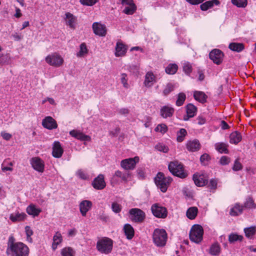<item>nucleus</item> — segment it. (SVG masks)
I'll return each instance as SVG.
<instances>
[{
  "mask_svg": "<svg viewBox=\"0 0 256 256\" xmlns=\"http://www.w3.org/2000/svg\"><path fill=\"white\" fill-rule=\"evenodd\" d=\"M242 168V166L238 160L237 159L235 160L234 165L232 167V170L234 171H238Z\"/></svg>",
  "mask_w": 256,
  "mask_h": 256,
  "instance_id": "680f3d73",
  "label": "nucleus"
},
{
  "mask_svg": "<svg viewBox=\"0 0 256 256\" xmlns=\"http://www.w3.org/2000/svg\"><path fill=\"white\" fill-rule=\"evenodd\" d=\"M243 206L238 204H236L231 208L230 214L232 216H237L242 214L243 211Z\"/></svg>",
  "mask_w": 256,
  "mask_h": 256,
  "instance_id": "a878e982",
  "label": "nucleus"
},
{
  "mask_svg": "<svg viewBox=\"0 0 256 256\" xmlns=\"http://www.w3.org/2000/svg\"><path fill=\"white\" fill-rule=\"evenodd\" d=\"M232 4L238 8H245L247 6V0H232Z\"/></svg>",
  "mask_w": 256,
  "mask_h": 256,
  "instance_id": "a18cd8bd",
  "label": "nucleus"
},
{
  "mask_svg": "<svg viewBox=\"0 0 256 256\" xmlns=\"http://www.w3.org/2000/svg\"><path fill=\"white\" fill-rule=\"evenodd\" d=\"M12 36L14 38V40L16 41L20 40L22 38V35L19 34L16 32L12 34Z\"/></svg>",
  "mask_w": 256,
  "mask_h": 256,
  "instance_id": "774afa93",
  "label": "nucleus"
},
{
  "mask_svg": "<svg viewBox=\"0 0 256 256\" xmlns=\"http://www.w3.org/2000/svg\"><path fill=\"white\" fill-rule=\"evenodd\" d=\"M220 252V247L218 243L212 244L210 247L209 252L212 256H218Z\"/></svg>",
  "mask_w": 256,
  "mask_h": 256,
  "instance_id": "e433bc0d",
  "label": "nucleus"
},
{
  "mask_svg": "<svg viewBox=\"0 0 256 256\" xmlns=\"http://www.w3.org/2000/svg\"><path fill=\"white\" fill-rule=\"evenodd\" d=\"M210 160V157L208 154H203L200 158V160L201 162L204 164L206 165L208 164V162Z\"/></svg>",
  "mask_w": 256,
  "mask_h": 256,
  "instance_id": "13d9d810",
  "label": "nucleus"
},
{
  "mask_svg": "<svg viewBox=\"0 0 256 256\" xmlns=\"http://www.w3.org/2000/svg\"><path fill=\"white\" fill-rule=\"evenodd\" d=\"M186 114L184 116V120H188L190 118L194 117L196 112V108L192 104H188L186 106Z\"/></svg>",
  "mask_w": 256,
  "mask_h": 256,
  "instance_id": "a211bd4d",
  "label": "nucleus"
},
{
  "mask_svg": "<svg viewBox=\"0 0 256 256\" xmlns=\"http://www.w3.org/2000/svg\"><path fill=\"white\" fill-rule=\"evenodd\" d=\"M156 148L160 152H168L169 149L164 144H158L156 146Z\"/></svg>",
  "mask_w": 256,
  "mask_h": 256,
  "instance_id": "4d7b16f0",
  "label": "nucleus"
},
{
  "mask_svg": "<svg viewBox=\"0 0 256 256\" xmlns=\"http://www.w3.org/2000/svg\"><path fill=\"white\" fill-rule=\"evenodd\" d=\"M25 230L27 236V240L30 242H32V238L31 236L33 234V232L29 226H26L25 228Z\"/></svg>",
  "mask_w": 256,
  "mask_h": 256,
  "instance_id": "5fc2aeb1",
  "label": "nucleus"
},
{
  "mask_svg": "<svg viewBox=\"0 0 256 256\" xmlns=\"http://www.w3.org/2000/svg\"><path fill=\"white\" fill-rule=\"evenodd\" d=\"M61 254L62 256H74V251L70 247H66L62 250Z\"/></svg>",
  "mask_w": 256,
  "mask_h": 256,
  "instance_id": "37998d69",
  "label": "nucleus"
},
{
  "mask_svg": "<svg viewBox=\"0 0 256 256\" xmlns=\"http://www.w3.org/2000/svg\"><path fill=\"white\" fill-rule=\"evenodd\" d=\"M80 2L83 5L92 6L96 2L97 0H80Z\"/></svg>",
  "mask_w": 256,
  "mask_h": 256,
  "instance_id": "bf43d9fd",
  "label": "nucleus"
},
{
  "mask_svg": "<svg viewBox=\"0 0 256 256\" xmlns=\"http://www.w3.org/2000/svg\"><path fill=\"white\" fill-rule=\"evenodd\" d=\"M230 162V158L227 156H222L220 160V163L222 165H226Z\"/></svg>",
  "mask_w": 256,
  "mask_h": 256,
  "instance_id": "052dcab7",
  "label": "nucleus"
},
{
  "mask_svg": "<svg viewBox=\"0 0 256 256\" xmlns=\"http://www.w3.org/2000/svg\"><path fill=\"white\" fill-rule=\"evenodd\" d=\"M126 51V46L122 42H118L116 47L115 55L116 56H122L125 55Z\"/></svg>",
  "mask_w": 256,
  "mask_h": 256,
  "instance_id": "b1692460",
  "label": "nucleus"
},
{
  "mask_svg": "<svg viewBox=\"0 0 256 256\" xmlns=\"http://www.w3.org/2000/svg\"><path fill=\"white\" fill-rule=\"evenodd\" d=\"M168 169L174 175L180 178H184L187 176L183 165L178 161L170 162L168 164Z\"/></svg>",
  "mask_w": 256,
  "mask_h": 256,
  "instance_id": "7ed1b4c3",
  "label": "nucleus"
},
{
  "mask_svg": "<svg viewBox=\"0 0 256 256\" xmlns=\"http://www.w3.org/2000/svg\"><path fill=\"white\" fill-rule=\"evenodd\" d=\"M204 234L203 228L198 224L192 226L190 232V238L191 241L198 244L202 240Z\"/></svg>",
  "mask_w": 256,
  "mask_h": 256,
  "instance_id": "423d86ee",
  "label": "nucleus"
},
{
  "mask_svg": "<svg viewBox=\"0 0 256 256\" xmlns=\"http://www.w3.org/2000/svg\"><path fill=\"white\" fill-rule=\"evenodd\" d=\"M186 94L184 93H180L178 95V99L176 101V104L178 106H181L183 104L186 100Z\"/></svg>",
  "mask_w": 256,
  "mask_h": 256,
  "instance_id": "49530a36",
  "label": "nucleus"
},
{
  "mask_svg": "<svg viewBox=\"0 0 256 256\" xmlns=\"http://www.w3.org/2000/svg\"><path fill=\"white\" fill-rule=\"evenodd\" d=\"M217 184H218V182H217V181L216 180H214V179H212L210 181V182L208 184V187L210 188V189H214V190H215L216 188V187H217Z\"/></svg>",
  "mask_w": 256,
  "mask_h": 256,
  "instance_id": "e2e57ef3",
  "label": "nucleus"
},
{
  "mask_svg": "<svg viewBox=\"0 0 256 256\" xmlns=\"http://www.w3.org/2000/svg\"><path fill=\"white\" fill-rule=\"evenodd\" d=\"M30 164L32 168L36 171L42 172H44V162L38 157H34L30 160Z\"/></svg>",
  "mask_w": 256,
  "mask_h": 256,
  "instance_id": "ddd939ff",
  "label": "nucleus"
},
{
  "mask_svg": "<svg viewBox=\"0 0 256 256\" xmlns=\"http://www.w3.org/2000/svg\"><path fill=\"white\" fill-rule=\"evenodd\" d=\"M26 212L30 215L37 216L41 212V210L37 208L34 205L31 204L27 207Z\"/></svg>",
  "mask_w": 256,
  "mask_h": 256,
  "instance_id": "473e14b6",
  "label": "nucleus"
},
{
  "mask_svg": "<svg viewBox=\"0 0 256 256\" xmlns=\"http://www.w3.org/2000/svg\"><path fill=\"white\" fill-rule=\"evenodd\" d=\"M193 180L196 185L198 186H202L208 184V180L203 174H194L193 176Z\"/></svg>",
  "mask_w": 256,
  "mask_h": 256,
  "instance_id": "6ab92c4d",
  "label": "nucleus"
},
{
  "mask_svg": "<svg viewBox=\"0 0 256 256\" xmlns=\"http://www.w3.org/2000/svg\"><path fill=\"white\" fill-rule=\"evenodd\" d=\"M62 236L60 232H57L53 237V242L52 244V248L55 250L59 244L62 242Z\"/></svg>",
  "mask_w": 256,
  "mask_h": 256,
  "instance_id": "2f4dec72",
  "label": "nucleus"
},
{
  "mask_svg": "<svg viewBox=\"0 0 256 256\" xmlns=\"http://www.w3.org/2000/svg\"><path fill=\"white\" fill-rule=\"evenodd\" d=\"M139 160L138 156L124 159L121 161L120 166L126 170H132L135 168L136 164L139 162Z\"/></svg>",
  "mask_w": 256,
  "mask_h": 256,
  "instance_id": "9d476101",
  "label": "nucleus"
},
{
  "mask_svg": "<svg viewBox=\"0 0 256 256\" xmlns=\"http://www.w3.org/2000/svg\"><path fill=\"white\" fill-rule=\"evenodd\" d=\"M92 206V202L87 200H83L80 203V212L83 216H86V212L90 210Z\"/></svg>",
  "mask_w": 256,
  "mask_h": 256,
  "instance_id": "aec40b11",
  "label": "nucleus"
},
{
  "mask_svg": "<svg viewBox=\"0 0 256 256\" xmlns=\"http://www.w3.org/2000/svg\"><path fill=\"white\" fill-rule=\"evenodd\" d=\"M183 70L187 74H190L192 71V66L191 64L188 62H185L183 64Z\"/></svg>",
  "mask_w": 256,
  "mask_h": 256,
  "instance_id": "09e8293b",
  "label": "nucleus"
},
{
  "mask_svg": "<svg viewBox=\"0 0 256 256\" xmlns=\"http://www.w3.org/2000/svg\"><path fill=\"white\" fill-rule=\"evenodd\" d=\"M137 174L140 178H143L144 177V172L142 168H138Z\"/></svg>",
  "mask_w": 256,
  "mask_h": 256,
  "instance_id": "69168bd1",
  "label": "nucleus"
},
{
  "mask_svg": "<svg viewBox=\"0 0 256 256\" xmlns=\"http://www.w3.org/2000/svg\"><path fill=\"white\" fill-rule=\"evenodd\" d=\"M243 237L241 235H238L236 234H231L228 236V241L230 243H233L235 242L242 240Z\"/></svg>",
  "mask_w": 256,
  "mask_h": 256,
  "instance_id": "79ce46f5",
  "label": "nucleus"
},
{
  "mask_svg": "<svg viewBox=\"0 0 256 256\" xmlns=\"http://www.w3.org/2000/svg\"><path fill=\"white\" fill-rule=\"evenodd\" d=\"M220 4V2L218 0H212L206 1L204 3H202L200 6V8L201 10L203 11H205L208 10V9L212 8L214 5H218Z\"/></svg>",
  "mask_w": 256,
  "mask_h": 256,
  "instance_id": "bb28decb",
  "label": "nucleus"
},
{
  "mask_svg": "<svg viewBox=\"0 0 256 256\" xmlns=\"http://www.w3.org/2000/svg\"><path fill=\"white\" fill-rule=\"evenodd\" d=\"M88 52V50L84 43H82L80 46V50L76 54V56L78 58L84 57Z\"/></svg>",
  "mask_w": 256,
  "mask_h": 256,
  "instance_id": "a19ab883",
  "label": "nucleus"
},
{
  "mask_svg": "<svg viewBox=\"0 0 256 256\" xmlns=\"http://www.w3.org/2000/svg\"><path fill=\"white\" fill-rule=\"evenodd\" d=\"M130 218L134 222H142L145 218L144 212L139 208H134L130 210Z\"/></svg>",
  "mask_w": 256,
  "mask_h": 256,
  "instance_id": "6e6552de",
  "label": "nucleus"
},
{
  "mask_svg": "<svg viewBox=\"0 0 256 256\" xmlns=\"http://www.w3.org/2000/svg\"><path fill=\"white\" fill-rule=\"evenodd\" d=\"M255 207L254 200L251 198H248L246 199L243 206V208H252Z\"/></svg>",
  "mask_w": 256,
  "mask_h": 256,
  "instance_id": "de8ad7c7",
  "label": "nucleus"
},
{
  "mask_svg": "<svg viewBox=\"0 0 256 256\" xmlns=\"http://www.w3.org/2000/svg\"><path fill=\"white\" fill-rule=\"evenodd\" d=\"M198 212V210L196 207H190L187 210L186 214L188 218L193 220L196 216Z\"/></svg>",
  "mask_w": 256,
  "mask_h": 256,
  "instance_id": "c9c22d12",
  "label": "nucleus"
},
{
  "mask_svg": "<svg viewBox=\"0 0 256 256\" xmlns=\"http://www.w3.org/2000/svg\"><path fill=\"white\" fill-rule=\"evenodd\" d=\"M76 176L81 179L86 180L87 176L85 172L82 170H79L76 172Z\"/></svg>",
  "mask_w": 256,
  "mask_h": 256,
  "instance_id": "0e129e2a",
  "label": "nucleus"
},
{
  "mask_svg": "<svg viewBox=\"0 0 256 256\" xmlns=\"http://www.w3.org/2000/svg\"><path fill=\"white\" fill-rule=\"evenodd\" d=\"M64 150L61 144L58 142H54L53 144L52 154L53 156L56 158H60L62 156Z\"/></svg>",
  "mask_w": 256,
  "mask_h": 256,
  "instance_id": "f3484780",
  "label": "nucleus"
},
{
  "mask_svg": "<svg viewBox=\"0 0 256 256\" xmlns=\"http://www.w3.org/2000/svg\"><path fill=\"white\" fill-rule=\"evenodd\" d=\"M174 112V109L168 106H162L160 110V116L163 118L171 117Z\"/></svg>",
  "mask_w": 256,
  "mask_h": 256,
  "instance_id": "4be33fe9",
  "label": "nucleus"
},
{
  "mask_svg": "<svg viewBox=\"0 0 256 256\" xmlns=\"http://www.w3.org/2000/svg\"><path fill=\"white\" fill-rule=\"evenodd\" d=\"M65 15V20L66 24L71 28L74 29L76 20V18L70 12H66Z\"/></svg>",
  "mask_w": 256,
  "mask_h": 256,
  "instance_id": "5701e85b",
  "label": "nucleus"
},
{
  "mask_svg": "<svg viewBox=\"0 0 256 256\" xmlns=\"http://www.w3.org/2000/svg\"><path fill=\"white\" fill-rule=\"evenodd\" d=\"M178 66L175 64H169L165 69L166 72L169 74H174L176 73L178 70Z\"/></svg>",
  "mask_w": 256,
  "mask_h": 256,
  "instance_id": "4c0bfd02",
  "label": "nucleus"
},
{
  "mask_svg": "<svg viewBox=\"0 0 256 256\" xmlns=\"http://www.w3.org/2000/svg\"><path fill=\"white\" fill-rule=\"evenodd\" d=\"M230 142L232 144H237L242 140V136L240 133L238 132H232L230 136Z\"/></svg>",
  "mask_w": 256,
  "mask_h": 256,
  "instance_id": "7c9ffc66",
  "label": "nucleus"
},
{
  "mask_svg": "<svg viewBox=\"0 0 256 256\" xmlns=\"http://www.w3.org/2000/svg\"><path fill=\"white\" fill-rule=\"evenodd\" d=\"M26 214L24 213L19 214L17 213L16 214H11L10 217V220L14 222L16 221H20L25 218Z\"/></svg>",
  "mask_w": 256,
  "mask_h": 256,
  "instance_id": "58836bf2",
  "label": "nucleus"
},
{
  "mask_svg": "<svg viewBox=\"0 0 256 256\" xmlns=\"http://www.w3.org/2000/svg\"><path fill=\"white\" fill-rule=\"evenodd\" d=\"M200 144L198 140H194L188 142L186 148L190 152H196L200 148Z\"/></svg>",
  "mask_w": 256,
  "mask_h": 256,
  "instance_id": "393cba45",
  "label": "nucleus"
},
{
  "mask_svg": "<svg viewBox=\"0 0 256 256\" xmlns=\"http://www.w3.org/2000/svg\"><path fill=\"white\" fill-rule=\"evenodd\" d=\"M42 126L48 130H52L58 127L56 121L51 116H46L42 120Z\"/></svg>",
  "mask_w": 256,
  "mask_h": 256,
  "instance_id": "4468645a",
  "label": "nucleus"
},
{
  "mask_svg": "<svg viewBox=\"0 0 256 256\" xmlns=\"http://www.w3.org/2000/svg\"><path fill=\"white\" fill-rule=\"evenodd\" d=\"M228 144L224 142H218L215 144L216 149L220 153L228 154Z\"/></svg>",
  "mask_w": 256,
  "mask_h": 256,
  "instance_id": "f704fd0d",
  "label": "nucleus"
},
{
  "mask_svg": "<svg viewBox=\"0 0 256 256\" xmlns=\"http://www.w3.org/2000/svg\"><path fill=\"white\" fill-rule=\"evenodd\" d=\"M172 179L170 177H165L162 172H158L154 178V182L158 188L164 192L171 182Z\"/></svg>",
  "mask_w": 256,
  "mask_h": 256,
  "instance_id": "39448f33",
  "label": "nucleus"
},
{
  "mask_svg": "<svg viewBox=\"0 0 256 256\" xmlns=\"http://www.w3.org/2000/svg\"><path fill=\"white\" fill-rule=\"evenodd\" d=\"M244 231L246 236L248 238H250L255 234L256 229L254 227H250L244 228Z\"/></svg>",
  "mask_w": 256,
  "mask_h": 256,
  "instance_id": "8fccbe9b",
  "label": "nucleus"
},
{
  "mask_svg": "<svg viewBox=\"0 0 256 256\" xmlns=\"http://www.w3.org/2000/svg\"><path fill=\"white\" fill-rule=\"evenodd\" d=\"M92 28L94 33L100 36H104L106 34V30L105 26L98 22H94L92 24Z\"/></svg>",
  "mask_w": 256,
  "mask_h": 256,
  "instance_id": "dca6fc26",
  "label": "nucleus"
},
{
  "mask_svg": "<svg viewBox=\"0 0 256 256\" xmlns=\"http://www.w3.org/2000/svg\"><path fill=\"white\" fill-rule=\"evenodd\" d=\"M223 56L222 52L218 49L213 50L209 54L210 59L217 64H220L222 62Z\"/></svg>",
  "mask_w": 256,
  "mask_h": 256,
  "instance_id": "9b49d317",
  "label": "nucleus"
},
{
  "mask_svg": "<svg viewBox=\"0 0 256 256\" xmlns=\"http://www.w3.org/2000/svg\"><path fill=\"white\" fill-rule=\"evenodd\" d=\"M6 254L8 256H28V248L21 242H16L12 236L8 238Z\"/></svg>",
  "mask_w": 256,
  "mask_h": 256,
  "instance_id": "f257e3e1",
  "label": "nucleus"
},
{
  "mask_svg": "<svg viewBox=\"0 0 256 256\" xmlns=\"http://www.w3.org/2000/svg\"><path fill=\"white\" fill-rule=\"evenodd\" d=\"M122 4L125 6L123 10L127 14H132L136 10V6L132 0H122Z\"/></svg>",
  "mask_w": 256,
  "mask_h": 256,
  "instance_id": "f8f14e48",
  "label": "nucleus"
},
{
  "mask_svg": "<svg viewBox=\"0 0 256 256\" xmlns=\"http://www.w3.org/2000/svg\"><path fill=\"white\" fill-rule=\"evenodd\" d=\"M194 96L196 100L202 103H204L206 101L207 96L202 92L196 91L194 92Z\"/></svg>",
  "mask_w": 256,
  "mask_h": 256,
  "instance_id": "c85d7f7f",
  "label": "nucleus"
},
{
  "mask_svg": "<svg viewBox=\"0 0 256 256\" xmlns=\"http://www.w3.org/2000/svg\"><path fill=\"white\" fill-rule=\"evenodd\" d=\"M155 81V77L152 72H148L145 76L144 84L147 87H150L154 84Z\"/></svg>",
  "mask_w": 256,
  "mask_h": 256,
  "instance_id": "cd10ccee",
  "label": "nucleus"
},
{
  "mask_svg": "<svg viewBox=\"0 0 256 256\" xmlns=\"http://www.w3.org/2000/svg\"><path fill=\"white\" fill-rule=\"evenodd\" d=\"M106 182L104 180L103 174H100L98 177L94 178L92 182L94 188L97 190H102L106 186Z\"/></svg>",
  "mask_w": 256,
  "mask_h": 256,
  "instance_id": "2eb2a0df",
  "label": "nucleus"
},
{
  "mask_svg": "<svg viewBox=\"0 0 256 256\" xmlns=\"http://www.w3.org/2000/svg\"><path fill=\"white\" fill-rule=\"evenodd\" d=\"M152 237L154 242L158 246H163L166 244L168 237L164 230L156 229Z\"/></svg>",
  "mask_w": 256,
  "mask_h": 256,
  "instance_id": "20e7f679",
  "label": "nucleus"
},
{
  "mask_svg": "<svg viewBox=\"0 0 256 256\" xmlns=\"http://www.w3.org/2000/svg\"><path fill=\"white\" fill-rule=\"evenodd\" d=\"M113 242L108 238H104L98 241L96 248L102 254H108L112 249Z\"/></svg>",
  "mask_w": 256,
  "mask_h": 256,
  "instance_id": "f03ea898",
  "label": "nucleus"
},
{
  "mask_svg": "<svg viewBox=\"0 0 256 256\" xmlns=\"http://www.w3.org/2000/svg\"><path fill=\"white\" fill-rule=\"evenodd\" d=\"M174 89V86L172 83H168L163 91V93L165 96L168 94Z\"/></svg>",
  "mask_w": 256,
  "mask_h": 256,
  "instance_id": "3c124183",
  "label": "nucleus"
},
{
  "mask_svg": "<svg viewBox=\"0 0 256 256\" xmlns=\"http://www.w3.org/2000/svg\"><path fill=\"white\" fill-rule=\"evenodd\" d=\"M1 136L4 139L6 140H10L12 138V135L6 132H1Z\"/></svg>",
  "mask_w": 256,
  "mask_h": 256,
  "instance_id": "338daca9",
  "label": "nucleus"
},
{
  "mask_svg": "<svg viewBox=\"0 0 256 256\" xmlns=\"http://www.w3.org/2000/svg\"><path fill=\"white\" fill-rule=\"evenodd\" d=\"M228 48L232 50L240 52L244 49V45L242 43L232 42L229 44Z\"/></svg>",
  "mask_w": 256,
  "mask_h": 256,
  "instance_id": "72a5a7b5",
  "label": "nucleus"
},
{
  "mask_svg": "<svg viewBox=\"0 0 256 256\" xmlns=\"http://www.w3.org/2000/svg\"><path fill=\"white\" fill-rule=\"evenodd\" d=\"M70 134L72 136L80 140L90 141V136L87 135H85L83 133L76 130H71L70 132Z\"/></svg>",
  "mask_w": 256,
  "mask_h": 256,
  "instance_id": "412c9836",
  "label": "nucleus"
},
{
  "mask_svg": "<svg viewBox=\"0 0 256 256\" xmlns=\"http://www.w3.org/2000/svg\"><path fill=\"white\" fill-rule=\"evenodd\" d=\"M168 130V128L165 124H160L156 128L155 130L162 134L165 133Z\"/></svg>",
  "mask_w": 256,
  "mask_h": 256,
  "instance_id": "864d4df0",
  "label": "nucleus"
},
{
  "mask_svg": "<svg viewBox=\"0 0 256 256\" xmlns=\"http://www.w3.org/2000/svg\"><path fill=\"white\" fill-rule=\"evenodd\" d=\"M45 60L49 65L56 68L62 66L64 62L62 56L56 52L48 54L46 57Z\"/></svg>",
  "mask_w": 256,
  "mask_h": 256,
  "instance_id": "0eeeda50",
  "label": "nucleus"
},
{
  "mask_svg": "<svg viewBox=\"0 0 256 256\" xmlns=\"http://www.w3.org/2000/svg\"><path fill=\"white\" fill-rule=\"evenodd\" d=\"M187 132L185 129L180 128V130L177 132V140L178 142H182Z\"/></svg>",
  "mask_w": 256,
  "mask_h": 256,
  "instance_id": "c03bdc74",
  "label": "nucleus"
},
{
  "mask_svg": "<svg viewBox=\"0 0 256 256\" xmlns=\"http://www.w3.org/2000/svg\"><path fill=\"white\" fill-rule=\"evenodd\" d=\"M130 172L123 173L120 170H116L114 176V177L116 176L120 178L123 181L127 182L128 178L130 177Z\"/></svg>",
  "mask_w": 256,
  "mask_h": 256,
  "instance_id": "ea45409f",
  "label": "nucleus"
},
{
  "mask_svg": "<svg viewBox=\"0 0 256 256\" xmlns=\"http://www.w3.org/2000/svg\"><path fill=\"white\" fill-rule=\"evenodd\" d=\"M112 208L114 212L118 213L121 211L122 206L116 202H114L112 204Z\"/></svg>",
  "mask_w": 256,
  "mask_h": 256,
  "instance_id": "6e6d98bb",
  "label": "nucleus"
},
{
  "mask_svg": "<svg viewBox=\"0 0 256 256\" xmlns=\"http://www.w3.org/2000/svg\"><path fill=\"white\" fill-rule=\"evenodd\" d=\"M124 230L128 239H132L134 236V230L130 224H126L124 227Z\"/></svg>",
  "mask_w": 256,
  "mask_h": 256,
  "instance_id": "c756f323",
  "label": "nucleus"
},
{
  "mask_svg": "<svg viewBox=\"0 0 256 256\" xmlns=\"http://www.w3.org/2000/svg\"><path fill=\"white\" fill-rule=\"evenodd\" d=\"M120 76H121L120 82H121L122 84L124 87L128 88L129 86V85L128 83L127 74L124 73H122L121 74Z\"/></svg>",
  "mask_w": 256,
  "mask_h": 256,
  "instance_id": "603ef678",
  "label": "nucleus"
},
{
  "mask_svg": "<svg viewBox=\"0 0 256 256\" xmlns=\"http://www.w3.org/2000/svg\"><path fill=\"white\" fill-rule=\"evenodd\" d=\"M152 214L157 218H164L167 216V210L165 207L158 204H154L151 206Z\"/></svg>",
  "mask_w": 256,
  "mask_h": 256,
  "instance_id": "1a4fd4ad",
  "label": "nucleus"
}]
</instances>
